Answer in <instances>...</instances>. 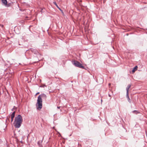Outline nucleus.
<instances>
[{"mask_svg":"<svg viewBox=\"0 0 147 147\" xmlns=\"http://www.w3.org/2000/svg\"><path fill=\"white\" fill-rule=\"evenodd\" d=\"M23 121L22 116L20 115H18L15 118L13 123L16 128H19L21 126Z\"/></svg>","mask_w":147,"mask_h":147,"instance_id":"f257e3e1","label":"nucleus"},{"mask_svg":"<svg viewBox=\"0 0 147 147\" xmlns=\"http://www.w3.org/2000/svg\"><path fill=\"white\" fill-rule=\"evenodd\" d=\"M42 100L40 96H39L38 97L37 103L36 104L37 109H41L42 107Z\"/></svg>","mask_w":147,"mask_h":147,"instance_id":"f03ea898","label":"nucleus"},{"mask_svg":"<svg viewBox=\"0 0 147 147\" xmlns=\"http://www.w3.org/2000/svg\"><path fill=\"white\" fill-rule=\"evenodd\" d=\"M72 63L76 67L82 69L84 68V67L82 65V64L77 61H74Z\"/></svg>","mask_w":147,"mask_h":147,"instance_id":"7ed1b4c3","label":"nucleus"},{"mask_svg":"<svg viewBox=\"0 0 147 147\" xmlns=\"http://www.w3.org/2000/svg\"><path fill=\"white\" fill-rule=\"evenodd\" d=\"M30 50L33 53L36 55H38L39 54V53L38 51L36 49H34L32 48H31L30 49Z\"/></svg>","mask_w":147,"mask_h":147,"instance_id":"20e7f679","label":"nucleus"},{"mask_svg":"<svg viewBox=\"0 0 147 147\" xmlns=\"http://www.w3.org/2000/svg\"><path fill=\"white\" fill-rule=\"evenodd\" d=\"M16 111H14L12 113L11 115V122H12L13 121V118L15 117Z\"/></svg>","mask_w":147,"mask_h":147,"instance_id":"39448f33","label":"nucleus"},{"mask_svg":"<svg viewBox=\"0 0 147 147\" xmlns=\"http://www.w3.org/2000/svg\"><path fill=\"white\" fill-rule=\"evenodd\" d=\"M39 96H40V97L42 98L43 99H44L45 100H46L47 98V96L46 95L44 94H41L39 95Z\"/></svg>","mask_w":147,"mask_h":147,"instance_id":"423d86ee","label":"nucleus"},{"mask_svg":"<svg viewBox=\"0 0 147 147\" xmlns=\"http://www.w3.org/2000/svg\"><path fill=\"white\" fill-rule=\"evenodd\" d=\"M2 2V3L3 4L6 6L8 7L9 6V5H7V0H1Z\"/></svg>","mask_w":147,"mask_h":147,"instance_id":"0eeeda50","label":"nucleus"},{"mask_svg":"<svg viewBox=\"0 0 147 147\" xmlns=\"http://www.w3.org/2000/svg\"><path fill=\"white\" fill-rule=\"evenodd\" d=\"M138 67V66L137 65H136L133 68L132 70V72L133 73H134L135 71L137 70Z\"/></svg>","mask_w":147,"mask_h":147,"instance_id":"6e6552de","label":"nucleus"},{"mask_svg":"<svg viewBox=\"0 0 147 147\" xmlns=\"http://www.w3.org/2000/svg\"><path fill=\"white\" fill-rule=\"evenodd\" d=\"M132 112L133 113L136 115L138 113H140V112L139 111L137 110H134Z\"/></svg>","mask_w":147,"mask_h":147,"instance_id":"1a4fd4ad","label":"nucleus"},{"mask_svg":"<svg viewBox=\"0 0 147 147\" xmlns=\"http://www.w3.org/2000/svg\"><path fill=\"white\" fill-rule=\"evenodd\" d=\"M131 86V85L130 84H129L127 87L126 88V91L127 92H128V91H129V88H130Z\"/></svg>","mask_w":147,"mask_h":147,"instance_id":"9d476101","label":"nucleus"},{"mask_svg":"<svg viewBox=\"0 0 147 147\" xmlns=\"http://www.w3.org/2000/svg\"><path fill=\"white\" fill-rule=\"evenodd\" d=\"M37 144L38 145L39 147H42L41 144L40 143V141H38L37 142Z\"/></svg>","mask_w":147,"mask_h":147,"instance_id":"9b49d317","label":"nucleus"},{"mask_svg":"<svg viewBox=\"0 0 147 147\" xmlns=\"http://www.w3.org/2000/svg\"><path fill=\"white\" fill-rule=\"evenodd\" d=\"M53 3L59 9L61 10V9H60V8H59V7H58L57 5V4L55 2H53Z\"/></svg>","mask_w":147,"mask_h":147,"instance_id":"f8f14e48","label":"nucleus"},{"mask_svg":"<svg viewBox=\"0 0 147 147\" xmlns=\"http://www.w3.org/2000/svg\"><path fill=\"white\" fill-rule=\"evenodd\" d=\"M127 100L129 102V103H131V100H130L129 97H128L127 98Z\"/></svg>","mask_w":147,"mask_h":147,"instance_id":"ddd939ff","label":"nucleus"},{"mask_svg":"<svg viewBox=\"0 0 147 147\" xmlns=\"http://www.w3.org/2000/svg\"><path fill=\"white\" fill-rule=\"evenodd\" d=\"M46 86V85L45 84H42L40 86V87H44Z\"/></svg>","mask_w":147,"mask_h":147,"instance_id":"4468645a","label":"nucleus"},{"mask_svg":"<svg viewBox=\"0 0 147 147\" xmlns=\"http://www.w3.org/2000/svg\"><path fill=\"white\" fill-rule=\"evenodd\" d=\"M126 97L127 98L129 97L128 95V92H126Z\"/></svg>","mask_w":147,"mask_h":147,"instance_id":"2eb2a0df","label":"nucleus"},{"mask_svg":"<svg viewBox=\"0 0 147 147\" xmlns=\"http://www.w3.org/2000/svg\"><path fill=\"white\" fill-rule=\"evenodd\" d=\"M0 26L3 28V25L1 24H0Z\"/></svg>","mask_w":147,"mask_h":147,"instance_id":"dca6fc26","label":"nucleus"},{"mask_svg":"<svg viewBox=\"0 0 147 147\" xmlns=\"http://www.w3.org/2000/svg\"><path fill=\"white\" fill-rule=\"evenodd\" d=\"M10 117H9V118H8V117H7V120H8V121H9V118H10Z\"/></svg>","mask_w":147,"mask_h":147,"instance_id":"f3484780","label":"nucleus"},{"mask_svg":"<svg viewBox=\"0 0 147 147\" xmlns=\"http://www.w3.org/2000/svg\"><path fill=\"white\" fill-rule=\"evenodd\" d=\"M60 107H60V106H57V108L58 109H60Z\"/></svg>","mask_w":147,"mask_h":147,"instance_id":"a211bd4d","label":"nucleus"},{"mask_svg":"<svg viewBox=\"0 0 147 147\" xmlns=\"http://www.w3.org/2000/svg\"><path fill=\"white\" fill-rule=\"evenodd\" d=\"M40 93L39 92H38L36 94V95H37L38 94H39Z\"/></svg>","mask_w":147,"mask_h":147,"instance_id":"6ab92c4d","label":"nucleus"},{"mask_svg":"<svg viewBox=\"0 0 147 147\" xmlns=\"http://www.w3.org/2000/svg\"><path fill=\"white\" fill-rule=\"evenodd\" d=\"M38 61H39V60H37V61H36L34 62V63H36V62H38Z\"/></svg>","mask_w":147,"mask_h":147,"instance_id":"aec40b11","label":"nucleus"},{"mask_svg":"<svg viewBox=\"0 0 147 147\" xmlns=\"http://www.w3.org/2000/svg\"><path fill=\"white\" fill-rule=\"evenodd\" d=\"M108 95H109V97H111V95H110V94H109Z\"/></svg>","mask_w":147,"mask_h":147,"instance_id":"412c9836","label":"nucleus"},{"mask_svg":"<svg viewBox=\"0 0 147 147\" xmlns=\"http://www.w3.org/2000/svg\"><path fill=\"white\" fill-rule=\"evenodd\" d=\"M20 10L21 11H23V10L22 9H20Z\"/></svg>","mask_w":147,"mask_h":147,"instance_id":"4be33fe9","label":"nucleus"},{"mask_svg":"<svg viewBox=\"0 0 147 147\" xmlns=\"http://www.w3.org/2000/svg\"><path fill=\"white\" fill-rule=\"evenodd\" d=\"M14 109V108H13L12 109H11V111H13Z\"/></svg>","mask_w":147,"mask_h":147,"instance_id":"5701e85b","label":"nucleus"},{"mask_svg":"<svg viewBox=\"0 0 147 147\" xmlns=\"http://www.w3.org/2000/svg\"><path fill=\"white\" fill-rule=\"evenodd\" d=\"M21 143H22V141H21Z\"/></svg>","mask_w":147,"mask_h":147,"instance_id":"b1692460","label":"nucleus"},{"mask_svg":"<svg viewBox=\"0 0 147 147\" xmlns=\"http://www.w3.org/2000/svg\"><path fill=\"white\" fill-rule=\"evenodd\" d=\"M101 102H102V100H101Z\"/></svg>","mask_w":147,"mask_h":147,"instance_id":"393cba45","label":"nucleus"},{"mask_svg":"<svg viewBox=\"0 0 147 147\" xmlns=\"http://www.w3.org/2000/svg\"><path fill=\"white\" fill-rule=\"evenodd\" d=\"M4 130H5V129H4Z\"/></svg>","mask_w":147,"mask_h":147,"instance_id":"a878e982","label":"nucleus"}]
</instances>
